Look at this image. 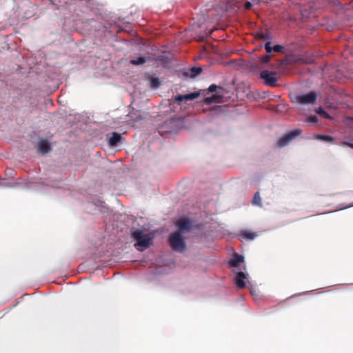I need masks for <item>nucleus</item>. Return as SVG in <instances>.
I'll return each instance as SVG.
<instances>
[{
    "label": "nucleus",
    "mask_w": 353,
    "mask_h": 353,
    "mask_svg": "<svg viewBox=\"0 0 353 353\" xmlns=\"http://www.w3.org/2000/svg\"><path fill=\"white\" fill-rule=\"evenodd\" d=\"M131 236L136 241L134 246L138 250L143 251L150 245L151 238L143 230L132 228L131 230Z\"/></svg>",
    "instance_id": "obj_1"
},
{
    "label": "nucleus",
    "mask_w": 353,
    "mask_h": 353,
    "mask_svg": "<svg viewBox=\"0 0 353 353\" xmlns=\"http://www.w3.org/2000/svg\"><path fill=\"white\" fill-rule=\"evenodd\" d=\"M169 244L174 251L183 252L186 250L185 239L180 232H174L169 236Z\"/></svg>",
    "instance_id": "obj_2"
},
{
    "label": "nucleus",
    "mask_w": 353,
    "mask_h": 353,
    "mask_svg": "<svg viewBox=\"0 0 353 353\" xmlns=\"http://www.w3.org/2000/svg\"><path fill=\"white\" fill-rule=\"evenodd\" d=\"M302 132L301 129L293 130L288 133L284 134L277 141V146L279 148H283L287 145L291 141L294 139L296 137L299 136Z\"/></svg>",
    "instance_id": "obj_3"
},
{
    "label": "nucleus",
    "mask_w": 353,
    "mask_h": 353,
    "mask_svg": "<svg viewBox=\"0 0 353 353\" xmlns=\"http://www.w3.org/2000/svg\"><path fill=\"white\" fill-rule=\"evenodd\" d=\"M276 73L274 72H269L268 70H263L260 74V77L264 80L265 83L271 87L276 85L278 79L275 77Z\"/></svg>",
    "instance_id": "obj_4"
},
{
    "label": "nucleus",
    "mask_w": 353,
    "mask_h": 353,
    "mask_svg": "<svg viewBox=\"0 0 353 353\" xmlns=\"http://www.w3.org/2000/svg\"><path fill=\"white\" fill-rule=\"evenodd\" d=\"M317 95L314 92H310L303 95H296L294 101L301 104H312L315 102Z\"/></svg>",
    "instance_id": "obj_5"
},
{
    "label": "nucleus",
    "mask_w": 353,
    "mask_h": 353,
    "mask_svg": "<svg viewBox=\"0 0 353 353\" xmlns=\"http://www.w3.org/2000/svg\"><path fill=\"white\" fill-rule=\"evenodd\" d=\"M199 95H200L199 92H192V93L186 94H178L176 96L173 97L171 99V101L173 103H177L179 105H180L181 103V102H183V101L186 102L188 101L194 100V99H196L197 97H199Z\"/></svg>",
    "instance_id": "obj_6"
},
{
    "label": "nucleus",
    "mask_w": 353,
    "mask_h": 353,
    "mask_svg": "<svg viewBox=\"0 0 353 353\" xmlns=\"http://www.w3.org/2000/svg\"><path fill=\"white\" fill-rule=\"evenodd\" d=\"M176 225L178 228L176 232H180V234H183V233L190 230L191 222L188 219L181 218L177 221Z\"/></svg>",
    "instance_id": "obj_7"
},
{
    "label": "nucleus",
    "mask_w": 353,
    "mask_h": 353,
    "mask_svg": "<svg viewBox=\"0 0 353 353\" xmlns=\"http://www.w3.org/2000/svg\"><path fill=\"white\" fill-rule=\"evenodd\" d=\"M246 274L243 272L240 271L236 272V275L234 277V282L238 288L243 289L245 288L246 284L245 279H246Z\"/></svg>",
    "instance_id": "obj_8"
},
{
    "label": "nucleus",
    "mask_w": 353,
    "mask_h": 353,
    "mask_svg": "<svg viewBox=\"0 0 353 353\" xmlns=\"http://www.w3.org/2000/svg\"><path fill=\"white\" fill-rule=\"evenodd\" d=\"M37 150L42 154H47L51 150L50 143L45 139H41L38 144Z\"/></svg>",
    "instance_id": "obj_9"
},
{
    "label": "nucleus",
    "mask_w": 353,
    "mask_h": 353,
    "mask_svg": "<svg viewBox=\"0 0 353 353\" xmlns=\"http://www.w3.org/2000/svg\"><path fill=\"white\" fill-rule=\"evenodd\" d=\"M256 236V232H253L248 230L241 231V233L239 234V239L241 241H243V240H253Z\"/></svg>",
    "instance_id": "obj_10"
},
{
    "label": "nucleus",
    "mask_w": 353,
    "mask_h": 353,
    "mask_svg": "<svg viewBox=\"0 0 353 353\" xmlns=\"http://www.w3.org/2000/svg\"><path fill=\"white\" fill-rule=\"evenodd\" d=\"M244 261V258L243 256L235 253L233 256V258L230 261L229 265L230 267L236 268Z\"/></svg>",
    "instance_id": "obj_11"
},
{
    "label": "nucleus",
    "mask_w": 353,
    "mask_h": 353,
    "mask_svg": "<svg viewBox=\"0 0 353 353\" xmlns=\"http://www.w3.org/2000/svg\"><path fill=\"white\" fill-rule=\"evenodd\" d=\"M222 98V95L218 91L216 94H213L212 97H208L205 98L204 103L205 104L210 105L213 103H219Z\"/></svg>",
    "instance_id": "obj_12"
},
{
    "label": "nucleus",
    "mask_w": 353,
    "mask_h": 353,
    "mask_svg": "<svg viewBox=\"0 0 353 353\" xmlns=\"http://www.w3.org/2000/svg\"><path fill=\"white\" fill-rule=\"evenodd\" d=\"M122 140V137L120 134L112 132L109 138L108 143L110 146H116Z\"/></svg>",
    "instance_id": "obj_13"
},
{
    "label": "nucleus",
    "mask_w": 353,
    "mask_h": 353,
    "mask_svg": "<svg viewBox=\"0 0 353 353\" xmlns=\"http://www.w3.org/2000/svg\"><path fill=\"white\" fill-rule=\"evenodd\" d=\"M150 60V59L149 57L146 58L145 57H139L137 59L130 60V63L132 65H143Z\"/></svg>",
    "instance_id": "obj_14"
},
{
    "label": "nucleus",
    "mask_w": 353,
    "mask_h": 353,
    "mask_svg": "<svg viewBox=\"0 0 353 353\" xmlns=\"http://www.w3.org/2000/svg\"><path fill=\"white\" fill-rule=\"evenodd\" d=\"M202 72L201 68L193 67L190 70L189 75L190 77L194 78L200 74Z\"/></svg>",
    "instance_id": "obj_15"
},
{
    "label": "nucleus",
    "mask_w": 353,
    "mask_h": 353,
    "mask_svg": "<svg viewBox=\"0 0 353 353\" xmlns=\"http://www.w3.org/2000/svg\"><path fill=\"white\" fill-rule=\"evenodd\" d=\"M252 203L259 206H262L261 199L259 192H256L253 197Z\"/></svg>",
    "instance_id": "obj_16"
},
{
    "label": "nucleus",
    "mask_w": 353,
    "mask_h": 353,
    "mask_svg": "<svg viewBox=\"0 0 353 353\" xmlns=\"http://www.w3.org/2000/svg\"><path fill=\"white\" fill-rule=\"evenodd\" d=\"M271 57L268 54L261 56L259 59L262 63H268L270 60Z\"/></svg>",
    "instance_id": "obj_17"
},
{
    "label": "nucleus",
    "mask_w": 353,
    "mask_h": 353,
    "mask_svg": "<svg viewBox=\"0 0 353 353\" xmlns=\"http://www.w3.org/2000/svg\"><path fill=\"white\" fill-rule=\"evenodd\" d=\"M265 49L268 53H270L273 50V48L271 46V42L268 41L265 46Z\"/></svg>",
    "instance_id": "obj_18"
},
{
    "label": "nucleus",
    "mask_w": 353,
    "mask_h": 353,
    "mask_svg": "<svg viewBox=\"0 0 353 353\" xmlns=\"http://www.w3.org/2000/svg\"><path fill=\"white\" fill-rule=\"evenodd\" d=\"M284 48L280 45H275L273 47V51L276 52H282L283 51Z\"/></svg>",
    "instance_id": "obj_19"
},
{
    "label": "nucleus",
    "mask_w": 353,
    "mask_h": 353,
    "mask_svg": "<svg viewBox=\"0 0 353 353\" xmlns=\"http://www.w3.org/2000/svg\"><path fill=\"white\" fill-rule=\"evenodd\" d=\"M259 38H261V39H270V36L268 34V32H261V33H259L258 34Z\"/></svg>",
    "instance_id": "obj_20"
},
{
    "label": "nucleus",
    "mask_w": 353,
    "mask_h": 353,
    "mask_svg": "<svg viewBox=\"0 0 353 353\" xmlns=\"http://www.w3.org/2000/svg\"><path fill=\"white\" fill-rule=\"evenodd\" d=\"M317 120H318L317 117H316V116H315V115L310 116V117H308V121H309L310 122H311V123H315V122H316V121H317Z\"/></svg>",
    "instance_id": "obj_21"
},
{
    "label": "nucleus",
    "mask_w": 353,
    "mask_h": 353,
    "mask_svg": "<svg viewBox=\"0 0 353 353\" xmlns=\"http://www.w3.org/2000/svg\"><path fill=\"white\" fill-rule=\"evenodd\" d=\"M216 89H217V86L215 84H212L210 85V87L208 88V91L210 92H213L216 91Z\"/></svg>",
    "instance_id": "obj_22"
},
{
    "label": "nucleus",
    "mask_w": 353,
    "mask_h": 353,
    "mask_svg": "<svg viewBox=\"0 0 353 353\" xmlns=\"http://www.w3.org/2000/svg\"><path fill=\"white\" fill-rule=\"evenodd\" d=\"M252 7V4L249 1H246L244 4V8L246 10H250V9H251Z\"/></svg>",
    "instance_id": "obj_23"
},
{
    "label": "nucleus",
    "mask_w": 353,
    "mask_h": 353,
    "mask_svg": "<svg viewBox=\"0 0 353 353\" xmlns=\"http://www.w3.org/2000/svg\"><path fill=\"white\" fill-rule=\"evenodd\" d=\"M319 113L320 114H321L322 116H323L325 118H329V117H330L329 114H328L325 111H324V110H321L319 112Z\"/></svg>",
    "instance_id": "obj_24"
},
{
    "label": "nucleus",
    "mask_w": 353,
    "mask_h": 353,
    "mask_svg": "<svg viewBox=\"0 0 353 353\" xmlns=\"http://www.w3.org/2000/svg\"><path fill=\"white\" fill-rule=\"evenodd\" d=\"M285 108V105H277L276 110L278 111H283Z\"/></svg>",
    "instance_id": "obj_25"
},
{
    "label": "nucleus",
    "mask_w": 353,
    "mask_h": 353,
    "mask_svg": "<svg viewBox=\"0 0 353 353\" xmlns=\"http://www.w3.org/2000/svg\"><path fill=\"white\" fill-rule=\"evenodd\" d=\"M150 86L154 88V77H151L150 80Z\"/></svg>",
    "instance_id": "obj_26"
},
{
    "label": "nucleus",
    "mask_w": 353,
    "mask_h": 353,
    "mask_svg": "<svg viewBox=\"0 0 353 353\" xmlns=\"http://www.w3.org/2000/svg\"><path fill=\"white\" fill-rule=\"evenodd\" d=\"M321 139L325 141H330L331 139V137L329 136H323L321 137Z\"/></svg>",
    "instance_id": "obj_27"
},
{
    "label": "nucleus",
    "mask_w": 353,
    "mask_h": 353,
    "mask_svg": "<svg viewBox=\"0 0 353 353\" xmlns=\"http://www.w3.org/2000/svg\"><path fill=\"white\" fill-rule=\"evenodd\" d=\"M161 85V81L158 78L156 77V88H157Z\"/></svg>",
    "instance_id": "obj_28"
},
{
    "label": "nucleus",
    "mask_w": 353,
    "mask_h": 353,
    "mask_svg": "<svg viewBox=\"0 0 353 353\" xmlns=\"http://www.w3.org/2000/svg\"><path fill=\"white\" fill-rule=\"evenodd\" d=\"M345 144L348 146H350V148H353V143H345Z\"/></svg>",
    "instance_id": "obj_29"
},
{
    "label": "nucleus",
    "mask_w": 353,
    "mask_h": 353,
    "mask_svg": "<svg viewBox=\"0 0 353 353\" xmlns=\"http://www.w3.org/2000/svg\"><path fill=\"white\" fill-rule=\"evenodd\" d=\"M155 61H156V64H157V62L159 61V59L156 58Z\"/></svg>",
    "instance_id": "obj_30"
}]
</instances>
